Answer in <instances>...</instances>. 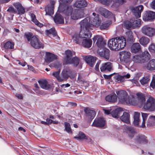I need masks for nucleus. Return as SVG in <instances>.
<instances>
[{"label": "nucleus", "instance_id": "2", "mask_svg": "<svg viewBox=\"0 0 155 155\" xmlns=\"http://www.w3.org/2000/svg\"><path fill=\"white\" fill-rule=\"evenodd\" d=\"M119 102L121 104H130L135 105L137 104V101L134 96L130 97L127 93L124 90H120L116 91Z\"/></svg>", "mask_w": 155, "mask_h": 155}, {"label": "nucleus", "instance_id": "38", "mask_svg": "<svg viewBox=\"0 0 155 155\" xmlns=\"http://www.w3.org/2000/svg\"><path fill=\"white\" fill-rule=\"evenodd\" d=\"M46 35L48 36L50 34L53 35V37H55L57 36V33L54 28H52L49 30H47L45 31Z\"/></svg>", "mask_w": 155, "mask_h": 155}, {"label": "nucleus", "instance_id": "3", "mask_svg": "<svg viewBox=\"0 0 155 155\" xmlns=\"http://www.w3.org/2000/svg\"><path fill=\"white\" fill-rule=\"evenodd\" d=\"M126 45V40L123 36H120L110 39L108 42L109 48L114 51H118L124 48Z\"/></svg>", "mask_w": 155, "mask_h": 155}, {"label": "nucleus", "instance_id": "28", "mask_svg": "<svg viewBox=\"0 0 155 155\" xmlns=\"http://www.w3.org/2000/svg\"><path fill=\"white\" fill-rule=\"evenodd\" d=\"M13 5L17 10L19 14H24L25 12V9L21 4L18 2H16L14 3Z\"/></svg>", "mask_w": 155, "mask_h": 155}, {"label": "nucleus", "instance_id": "15", "mask_svg": "<svg viewBox=\"0 0 155 155\" xmlns=\"http://www.w3.org/2000/svg\"><path fill=\"white\" fill-rule=\"evenodd\" d=\"M99 54L101 57L108 60L110 58V51L108 49L104 48L99 52Z\"/></svg>", "mask_w": 155, "mask_h": 155}, {"label": "nucleus", "instance_id": "30", "mask_svg": "<svg viewBox=\"0 0 155 155\" xmlns=\"http://www.w3.org/2000/svg\"><path fill=\"white\" fill-rule=\"evenodd\" d=\"M54 20V22L56 24H63L64 23V18L61 15L59 14L55 15Z\"/></svg>", "mask_w": 155, "mask_h": 155}, {"label": "nucleus", "instance_id": "46", "mask_svg": "<svg viewBox=\"0 0 155 155\" xmlns=\"http://www.w3.org/2000/svg\"><path fill=\"white\" fill-rule=\"evenodd\" d=\"M132 32L131 30H128L126 32V35L127 37V40L131 41L133 39V36L132 35Z\"/></svg>", "mask_w": 155, "mask_h": 155}, {"label": "nucleus", "instance_id": "43", "mask_svg": "<svg viewBox=\"0 0 155 155\" xmlns=\"http://www.w3.org/2000/svg\"><path fill=\"white\" fill-rule=\"evenodd\" d=\"M66 55V58L65 59V61L66 63L67 62V60L68 59H71V57L72 56V53L71 51L70 50H67L65 52Z\"/></svg>", "mask_w": 155, "mask_h": 155}, {"label": "nucleus", "instance_id": "14", "mask_svg": "<svg viewBox=\"0 0 155 155\" xmlns=\"http://www.w3.org/2000/svg\"><path fill=\"white\" fill-rule=\"evenodd\" d=\"M92 15H93L92 16H90L89 17H87L86 18H89L91 17H92L94 16V15L95 17H96V16L98 15V18H99V20H101V19L99 18V15H98L96 14V13H95L94 12H93L92 14ZM101 21L100 23H101ZM111 23L110 22H109L108 21H106L105 22H104L102 23V24H101V25H100V24L101 23H100L99 24V25L97 27L95 26V27H97L99 26H100L99 28L101 30H102L105 29H107L109 26V25H110ZM94 27H95V26H94ZM93 27H94V26L93 27Z\"/></svg>", "mask_w": 155, "mask_h": 155}, {"label": "nucleus", "instance_id": "40", "mask_svg": "<svg viewBox=\"0 0 155 155\" xmlns=\"http://www.w3.org/2000/svg\"><path fill=\"white\" fill-rule=\"evenodd\" d=\"M31 17L32 21L34 22L35 24L39 27L42 26V24L40 23L36 19L35 15L33 13L31 14Z\"/></svg>", "mask_w": 155, "mask_h": 155}, {"label": "nucleus", "instance_id": "27", "mask_svg": "<svg viewBox=\"0 0 155 155\" xmlns=\"http://www.w3.org/2000/svg\"><path fill=\"white\" fill-rule=\"evenodd\" d=\"M125 130L128 134L130 138H133L134 135L136 133L135 130L131 126H125Z\"/></svg>", "mask_w": 155, "mask_h": 155}, {"label": "nucleus", "instance_id": "18", "mask_svg": "<svg viewBox=\"0 0 155 155\" xmlns=\"http://www.w3.org/2000/svg\"><path fill=\"white\" fill-rule=\"evenodd\" d=\"M57 58V56L54 54L49 52H46L45 61L47 63H50Z\"/></svg>", "mask_w": 155, "mask_h": 155}, {"label": "nucleus", "instance_id": "34", "mask_svg": "<svg viewBox=\"0 0 155 155\" xmlns=\"http://www.w3.org/2000/svg\"><path fill=\"white\" fill-rule=\"evenodd\" d=\"M127 0H114L113 5L118 7L126 2Z\"/></svg>", "mask_w": 155, "mask_h": 155}, {"label": "nucleus", "instance_id": "58", "mask_svg": "<svg viewBox=\"0 0 155 155\" xmlns=\"http://www.w3.org/2000/svg\"><path fill=\"white\" fill-rule=\"evenodd\" d=\"M141 84L144 85L145 84V77H143L142 78L140 81Z\"/></svg>", "mask_w": 155, "mask_h": 155}, {"label": "nucleus", "instance_id": "37", "mask_svg": "<svg viewBox=\"0 0 155 155\" xmlns=\"http://www.w3.org/2000/svg\"><path fill=\"white\" fill-rule=\"evenodd\" d=\"M145 140V137L144 135L142 134L139 135L135 138L136 141L138 143H141L143 142Z\"/></svg>", "mask_w": 155, "mask_h": 155}, {"label": "nucleus", "instance_id": "20", "mask_svg": "<svg viewBox=\"0 0 155 155\" xmlns=\"http://www.w3.org/2000/svg\"><path fill=\"white\" fill-rule=\"evenodd\" d=\"M131 51L132 53H136L142 51L141 46L139 43H134L131 47Z\"/></svg>", "mask_w": 155, "mask_h": 155}, {"label": "nucleus", "instance_id": "55", "mask_svg": "<svg viewBox=\"0 0 155 155\" xmlns=\"http://www.w3.org/2000/svg\"><path fill=\"white\" fill-rule=\"evenodd\" d=\"M112 1V0H103L102 2L104 5H109Z\"/></svg>", "mask_w": 155, "mask_h": 155}, {"label": "nucleus", "instance_id": "48", "mask_svg": "<svg viewBox=\"0 0 155 155\" xmlns=\"http://www.w3.org/2000/svg\"><path fill=\"white\" fill-rule=\"evenodd\" d=\"M65 129L68 133H72L71 129L70 127V125L69 123L67 122H64Z\"/></svg>", "mask_w": 155, "mask_h": 155}, {"label": "nucleus", "instance_id": "49", "mask_svg": "<svg viewBox=\"0 0 155 155\" xmlns=\"http://www.w3.org/2000/svg\"><path fill=\"white\" fill-rule=\"evenodd\" d=\"M24 36L26 37L28 41H30L33 36V34L31 33L28 32L25 34Z\"/></svg>", "mask_w": 155, "mask_h": 155}, {"label": "nucleus", "instance_id": "22", "mask_svg": "<svg viewBox=\"0 0 155 155\" xmlns=\"http://www.w3.org/2000/svg\"><path fill=\"white\" fill-rule=\"evenodd\" d=\"M85 60L91 67H93L96 60V58L91 56H86Z\"/></svg>", "mask_w": 155, "mask_h": 155}, {"label": "nucleus", "instance_id": "19", "mask_svg": "<svg viewBox=\"0 0 155 155\" xmlns=\"http://www.w3.org/2000/svg\"><path fill=\"white\" fill-rule=\"evenodd\" d=\"M105 99L109 102L115 103L117 101V96L114 93H112L106 96Z\"/></svg>", "mask_w": 155, "mask_h": 155}, {"label": "nucleus", "instance_id": "35", "mask_svg": "<svg viewBox=\"0 0 155 155\" xmlns=\"http://www.w3.org/2000/svg\"><path fill=\"white\" fill-rule=\"evenodd\" d=\"M155 34V29L152 28L146 27V35L151 37Z\"/></svg>", "mask_w": 155, "mask_h": 155}, {"label": "nucleus", "instance_id": "10", "mask_svg": "<svg viewBox=\"0 0 155 155\" xmlns=\"http://www.w3.org/2000/svg\"><path fill=\"white\" fill-rule=\"evenodd\" d=\"M94 43L96 41V44L97 46L99 48H101L106 45V43L103 41V38L100 35H97L94 36L93 38Z\"/></svg>", "mask_w": 155, "mask_h": 155}, {"label": "nucleus", "instance_id": "54", "mask_svg": "<svg viewBox=\"0 0 155 155\" xmlns=\"http://www.w3.org/2000/svg\"><path fill=\"white\" fill-rule=\"evenodd\" d=\"M150 86L153 88H155V77H153L152 81L150 84Z\"/></svg>", "mask_w": 155, "mask_h": 155}, {"label": "nucleus", "instance_id": "42", "mask_svg": "<svg viewBox=\"0 0 155 155\" xmlns=\"http://www.w3.org/2000/svg\"><path fill=\"white\" fill-rule=\"evenodd\" d=\"M115 81L118 83L123 82L124 81V76L120 75H117L114 77Z\"/></svg>", "mask_w": 155, "mask_h": 155}, {"label": "nucleus", "instance_id": "33", "mask_svg": "<svg viewBox=\"0 0 155 155\" xmlns=\"http://www.w3.org/2000/svg\"><path fill=\"white\" fill-rule=\"evenodd\" d=\"M140 115V113L135 112L134 113L133 124L135 126H137L139 124L140 122L139 119Z\"/></svg>", "mask_w": 155, "mask_h": 155}, {"label": "nucleus", "instance_id": "9", "mask_svg": "<svg viewBox=\"0 0 155 155\" xmlns=\"http://www.w3.org/2000/svg\"><path fill=\"white\" fill-rule=\"evenodd\" d=\"M84 111L86 114V117L88 121H91L94 118L96 114L95 112L93 110H91L88 107L84 109Z\"/></svg>", "mask_w": 155, "mask_h": 155}, {"label": "nucleus", "instance_id": "11", "mask_svg": "<svg viewBox=\"0 0 155 155\" xmlns=\"http://www.w3.org/2000/svg\"><path fill=\"white\" fill-rule=\"evenodd\" d=\"M133 59L136 63L141 64L145 63V51H144L142 54L134 56Z\"/></svg>", "mask_w": 155, "mask_h": 155}, {"label": "nucleus", "instance_id": "8", "mask_svg": "<svg viewBox=\"0 0 155 155\" xmlns=\"http://www.w3.org/2000/svg\"><path fill=\"white\" fill-rule=\"evenodd\" d=\"M137 97L138 103L140 104V107H143L145 109V96L144 94L141 92H137L136 93Z\"/></svg>", "mask_w": 155, "mask_h": 155}, {"label": "nucleus", "instance_id": "4", "mask_svg": "<svg viewBox=\"0 0 155 155\" xmlns=\"http://www.w3.org/2000/svg\"><path fill=\"white\" fill-rule=\"evenodd\" d=\"M30 44L31 46L35 49H39L44 48L43 45L39 40L38 36L34 35L32 37Z\"/></svg>", "mask_w": 155, "mask_h": 155}, {"label": "nucleus", "instance_id": "23", "mask_svg": "<svg viewBox=\"0 0 155 155\" xmlns=\"http://www.w3.org/2000/svg\"><path fill=\"white\" fill-rule=\"evenodd\" d=\"M123 111V108L119 107L112 111L110 114L113 117L118 118L122 114Z\"/></svg>", "mask_w": 155, "mask_h": 155}, {"label": "nucleus", "instance_id": "6", "mask_svg": "<svg viewBox=\"0 0 155 155\" xmlns=\"http://www.w3.org/2000/svg\"><path fill=\"white\" fill-rule=\"evenodd\" d=\"M84 12L82 10L74 9L72 11L71 14V18L73 20H77L83 18L84 16Z\"/></svg>", "mask_w": 155, "mask_h": 155}, {"label": "nucleus", "instance_id": "16", "mask_svg": "<svg viewBox=\"0 0 155 155\" xmlns=\"http://www.w3.org/2000/svg\"><path fill=\"white\" fill-rule=\"evenodd\" d=\"M131 53L130 52L123 51L120 52L119 56L120 59H122L124 61L127 62L129 59Z\"/></svg>", "mask_w": 155, "mask_h": 155}, {"label": "nucleus", "instance_id": "17", "mask_svg": "<svg viewBox=\"0 0 155 155\" xmlns=\"http://www.w3.org/2000/svg\"><path fill=\"white\" fill-rule=\"evenodd\" d=\"M71 73V70L69 68H65L63 70L61 73L62 76L61 78L63 79V81L64 79H67Z\"/></svg>", "mask_w": 155, "mask_h": 155}, {"label": "nucleus", "instance_id": "59", "mask_svg": "<svg viewBox=\"0 0 155 155\" xmlns=\"http://www.w3.org/2000/svg\"><path fill=\"white\" fill-rule=\"evenodd\" d=\"M150 7L153 9H155V0L152 1L150 5Z\"/></svg>", "mask_w": 155, "mask_h": 155}, {"label": "nucleus", "instance_id": "53", "mask_svg": "<svg viewBox=\"0 0 155 155\" xmlns=\"http://www.w3.org/2000/svg\"><path fill=\"white\" fill-rule=\"evenodd\" d=\"M150 121L151 122V124L153 125L155 123V116H150L149 118Z\"/></svg>", "mask_w": 155, "mask_h": 155}, {"label": "nucleus", "instance_id": "24", "mask_svg": "<svg viewBox=\"0 0 155 155\" xmlns=\"http://www.w3.org/2000/svg\"><path fill=\"white\" fill-rule=\"evenodd\" d=\"M112 63L110 62H107L103 64L100 68L101 71V72L104 71H110L112 69Z\"/></svg>", "mask_w": 155, "mask_h": 155}, {"label": "nucleus", "instance_id": "26", "mask_svg": "<svg viewBox=\"0 0 155 155\" xmlns=\"http://www.w3.org/2000/svg\"><path fill=\"white\" fill-rule=\"evenodd\" d=\"M120 119L124 123L127 124L130 123V115L128 113L124 112L123 115L120 117Z\"/></svg>", "mask_w": 155, "mask_h": 155}, {"label": "nucleus", "instance_id": "45", "mask_svg": "<svg viewBox=\"0 0 155 155\" xmlns=\"http://www.w3.org/2000/svg\"><path fill=\"white\" fill-rule=\"evenodd\" d=\"M59 71H56L53 73V75L58 80L59 82H61L63 81V79H62L59 76Z\"/></svg>", "mask_w": 155, "mask_h": 155}, {"label": "nucleus", "instance_id": "36", "mask_svg": "<svg viewBox=\"0 0 155 155\" xmlns=\"http://www.w3.org/2000/svg\"><path fill=\"white\" fill-rule=\"evenodd\" d=\"M14 44L13 42L8 41L4 45V48L7 49H12L14 48Z\"/></svg>", "mask_w": 155, "mask_h": 155}, {"label": "nucleus", "instance_id": "13", "mask_svg": "<svg viewBox=\"0 0 155 155\" xmlns=\"http://www.w3.org/2000/svg\"><path fill=\"white\" fill-rule=\"evenodd\" d=\"M88 4L85 0H76L73 5L74 7L78 8H82L86 7Z\"/></svg>", "mask_w": 155, "mask_h": 155}, {"label": "nucleus", "instance_id": "41", "mask_svg": "<svg viewBox=\"0 0 155 155\" xmlns=\"http://www.w3.org/2000/svg\"><path fill=\"white\" fill-rule=\"evenodd\" d=\"M103 15L105 18H110L113 17L112 13L107 10H104L102 13Z\"/></svg>", "mask_w": 155, "mask_h": 155}, {"label": "nucleus", "instance_id": "56", "mask_svg": "<svg viewBox=\"0 0 155 155\" xmlns=\"http://www.w3.org/2000/svg\"><path fill=\"white\" fill-rule=\"evenodd\" d=\"M63 4H70L73 1V0H60Z\"/></svg>", "mask_w": 155, "mask_h": 155}, {"label": "nucleus", "instance_id": "52", "mask_svg": "<svg viewBox=\"0 0 155 155\" xmlns=\"http://www.w3.org/2000/svg\"><path fill=\"white\" fill-rule=\"evenodd\" d=\"M139 41L142 45L144 46H145V37H143L140 38Z\"/></svg>", "mask_w": 155, "mask_h": 155}, {"label": "nucleus", "instance_id": "1", "mask_svg": "<svg viewBox=\"0 0 155 155\" xmlns=\"http://www.w3.org/2000/svg\"><path fill=\"white\" fill-rule=\"evenodd\" d=\"M101 21L99 20L98 15L96 17L94 15L92 17L85 18L82 20L80 23L81 30L79 34L75 33L72 36L73 41L85 48H90L92 41L90 38L92 34L90 30H91L94 26H98Z\"/></svg>", "mask_w": 155, "mask_h": 155}, {"label": "nucleus", "instance_id": "64", "mask_svg": "<svg viewBox=\"0 0 155 155\" xmlns=\"http://www.w3.org/2000/svg\"><path fill=\"white\" fill-rule=\"evenodd\" d=\"M99 64H100V63L97 62V64L95 65V69L97 71H98L99 70Z\"/></svg>", "mask_w": 155, "mask_h": 155}, {"label": "nucleus", "instance_id": "12", "mask_svg": "<svg viewBox=\"0 0 155 155\" xmlns=\"http://www.w3.org/2000/svg\"><path fill=\"white\" fill-rule=\"evenodd\" d=\"M143 6L140 5L135 7H133L132 8V11L134 15L137 18L140 17L141 13L143 9Z\"/></svg>", "mask_w": 155, "mask_h": 155}, {"label": "nucleus", "instance_id": "51", "mask_svg": "<svg viewBox=\"0 0 155 155\" xmlns=\"http://www.w3.org/2000/svg\"><path fill=\"white\" fill-rule=\"evenodd\" d=\"M142 116L143 117V122L141 127L142 128H143L145 126V113H142Z\"/></svg>", "mask_w": 155, "mask_h": 155}, {"label": "nucleus", "instance_id": "60", "mask_svg": "<svg viewBox=\"0 0 155 155\" xmlns=\"http://www.w3.org/2000/svg\"><path fill=\"white\" fill-rule=\"evenodd\" d=\"M146 61L147 60H149L150 57V54L149 53L148 51H146Z\"/></svg>", "mask_w": 155, "mask_h": 155}, {"label": "nucleus", "instance_id": "5", "mask_svg": "<svg viewBox=\"0 0 155 155\" xmlns=\"http://www.w3.org/2000/svg\"><path fill=\"white\" fill-rule=\"evenodd\" d=\"M146 110L153 111L155 110V99L150 96L146 102Z\"/></svg>", "mask_w": 155, "mask_h": 155}, {"label": "nucleus", "instance_id": "25", "mask_svg": "<svg viewBox=\"0 0 155 155\" xmlns=\"http://www.w3.org/2000/svg\"><path fill=\"white\" fill-rule=\"evenodd\" d=\"M80 61L79 58L78 57L75 56L71 59H68L66 63L73 64L75 67H77Z\"/></svg>", "mask_w": 155, "mask_h": 155}, {"label": "nucleus", "instance_id": "57", "mask_svg": "<svg viewBox=\"0 0 155 155\" xmlns=\"http://www.w3.org/2000/svg\"><path fill=\"white\" fill-rule=\"evenodd\" d=\"M7 11L10 12H15V9L13 7H9L7 9Z\"/></svg>", "mask_w": 155, "mask_h": 155}, {"label": "nucleus", "instance_id": "47", "mask_svg": "<svg viewBox=\"0 0 155 155\" xmlns=\"http://www.w3.org/2000/svg\"><path fill=\"white\" fill-rule=\"evenodd\" d=\"M153 61L150 60L149 61L147 64H146V68L148 70H154V68H152V63H153Z\"/></svg>", "mask_w": 155, "mask_h": 155}, {"label": "nucleus", "instance_id": "31", "mask_svg": "<svg viewBox=\"0 0 155 155\" xmlns=\"http://www.w3.org/2000/svg\"><path fill=\"white\" fill-rule=\"evenodd\" d=\"M54 5H47L45 7V15H51L54 14Z\"/></svg>", "mask_w": 155, "mask_h": 155}, {"label": "nucleus", "instance_id": "63", "mask_svg": "<svg viewBox=\"0 0 155 155\" xmlns=\"http://www.w3.org/2000/svg\"><path fill=\"white\" fill-rule=\"evenodd\" d=\"M15 96L18 99H22L23 98V96L21 94H16Z\"/></svg>", "mask_w": 155, "mask_h": 155}, {"label": "nucleus", "instance_id": "39", "mask_svg": "<svg viewBox=\"0 0 155 155\" xmlns=\"http://www.w3.org/2000/svg\"><path fill=\"white\" fill-rule=\"evenodd\" d=\"M74 138L78 140H83L88 139L87 137L85 134L81 132L79 133L78 137H75Z\"/></svg>", "mask_w": 155, "mask_h": 155}, {"label": "nucleus", "instance_id": "44", "mask_svg": "<svg viewBox=\"0 0 155 155\" xmlns=\"http://www.w3.org/2000/svg\"><path fill=\"white\" fill-rule=\"evenodd\" d=\"M123 25L124 28L127 29H129L131 28L132 26V24L130 21H126L124 22Z\"/></svg>", "mask_w": 155, "mask_h": 155}, {"label": "nucleus", "instance_id": "62", "mask_svg": "<svg viewBox=\"0 0 155 155\" xmlns=\"http://www.w3.org/2000/svg\"><path fill=\"white\" fill-rule=\"evenodd\" d=\"M78 81L80 82V81H83V79L81 76V75L79 74L78 78Z\"/></svg>", "mask_w": 155, "mask_h": 155}, {"label": "nucleus", "instance_id": "29", "mask_svg": "<svg viewBox=\"0 0 155 155\" xmlns=\"http://www.w3.org/2000/svg\"><path fill=\"white\" fill-rule=\"evenodd\" d=\"M155 19V12L150 11H146V21H152Z\"/></svg>", "mask_w": 155, "mask_h": 155}, {"label": "nucleus", "instance_id": "7", "mask_svg": "<svg viewBox=\"0 0 155 155\" xmlns=\"http://www.w3.org/2000/svg\"><path fill=\"white\" fill-rule=\"evenodd\" d=\"M105 124V120L103 117L96 118L94 120L92 126L94 127L102 128L104 126Z\"/></svg>", "mask_w": 155, "mask_h": 155}, {"label": "nucleus", "instance_id": "50", "mask_svg": "<svg viewBox=\"0 0 155 155\" xmlns=\"http://www.w3.org/2000/svg\"><path fill=\"white\" fill-rule=\"evenodd\" d=\"M148 49L150 51L155 53V44H151L149 47Z\"/></svg>", "mask_w": 155, "mask_h": 155}, {"label": "nucleus", "instance_id": "61", "mask_svg": "<svg viewBox=\"0 0 155 155\" xmlns=\"http://www.w3.org/2000/svg\"><path fill=\"white\" fill-rule=\"evenodd\" d=\"M46 121L47 122V124L48 125L51 124L52 123V120L50 119L49 118H47L46 120Z\"/></svg>", "mask_w": 155, "mask_h": 155}, {"label": "nucleus", "instance_id": "21", "mask_svg": "<svg viewBox=\"0 0 155 155\" xmlns=\"http://www.w3.org/2000/svg\"><path fill=\"white\" fill-rule=\"evenodd\" d=\"M38 82L42 89L47 90L51 88V86L48 84V81L45 80H39Z\"/></svg>", "mask_w": 155, "mask_h": 155}, {"label": "nucleus", "instance_id": "32", "mask_svg": "<svg viewBox=\"0 0 155 155\" xmlns=\"http://www.w3.org/2000/svg\"><path fill=\"white\" fill-rule=\"evenodd\" d=\"M73 10L71 6H68L65 9H61L60 12H62L66 15L69 16L71 15V14Z\"/></svg>", "mask_w": 155, "mask_h": 155}]
</instances>
